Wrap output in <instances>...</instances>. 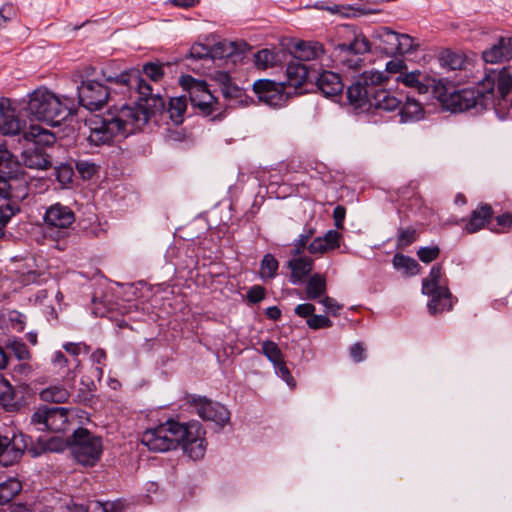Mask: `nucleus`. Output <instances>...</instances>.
<instances>
[{"label": "nucleus", "instance_id": "f257e3e1", "mask_svg": "<svg viewBox=\"0 0 512 512\" xmlns=\"http://www.w3.org/2000/svg\"><path fill=\"white\" fill-rule=\"evenodd\" d=\"M114 83L119 92L130 98L138 95L134 105L114 107L110 118L94 117L89 120L88 141L95 145L110 144L117 136L127 137L146 125L152 116L165 110V101L136 70L124 71L118 76L107 78Z\"/></svg>", "mask_w": 512, "mask_h": 512}, {"label": "nucleus", "instance_id": "f03ea898", "mask_svg": "<svg viewBox=\"0 0 512 512\" xmlns=\"http://www.w3.org/2000/svg\"><path fill=\"white\" fill-rule=\"evenodd\" d=\"M388 77L380 71H364L348 88L347 99L356 109L362 111L380 110L392 112L397 110L402 99L394 92L384 89L382 85Z\"/></svg>", "mask_w": 512, "mask_h": 512}, {"label": "nucleus", "instance_id": "7ed1b4c3", "mask_svg": "<svg viewBox=\"0 0 512 512\" xmlns=\"http://www.w3.org/2000/svg\"><path fill=\"white\" fill-rule=\"evenodd\" d=\"M27 111L39 121L59 126L73 114L74 101L69 97L60 98L47 88L40 87L29 94Z\"/></svg>", "mask_w": 512, "mask_h": 512}, {"label": "nucleus", "instance_id": "20e7f679", "mask_svg": "<svg viewBox=\"0 0 512 512\" xmlns=\"http://www.w3.org/2000/svg\"><path fill=\"white\" fill-rule=\"evenodd\" d=\"M437 98L444 108L451 112H463L474 109L480 112L492 106L491 94H486L479 85L474 88H463L448 92V89L441 85L436 86Z\"/></svg>", "mask_w": 512, "mask_h": 512}, {"label": "nucleus", "instance_id": "39448f33", "mask_svg": "<svg viewBox=\"0 0 512 512\" xmlns=\"http://www.w3.org/2000/svg\"><path fill=\"white\" fill-rule=\"evenodd\" d=\"M179 83L183 90L188 93L190 102L197 113L203 116L221 114L222 106L205 81L196 79L191 75H183L180 77Z\"/></svg>", "mask_w": 512, "mask_h": 512}, {"label": "nucleus", "instance_id": "423d86ee", "mask_svg": "<svg viewBox=\"0 0 512 512\" xmlns=\"http://www.w3.org/2000/svg\"><path fill=\"white\" fill-rule=\"evenodd\" d=\"M94 73V67L85 66L77 74L80 81L77 88L79 103L90 111L99 110L105 106L111 93L106 85L92 78Z\"/></svg>", "mask_w": 512, "mask_h": 512}, {"label": "nucleus", "instance_id": "0eeeda50", "mask_svg": "<svg viewBox=\"0 0 512 512\" xmlns=\"http://www.w3.org/2000/svg\"><path fill=\"white\" fill-rule=\"evenodd\" d=\"M183 432V423L169 419L155 428L147 429L142 434L141 442L151 451L166 452L179 446Z\"/></svg>", "mask_w": 512, "mask_h": 512}, {"label": "nucleus", "instance_id": "6e6552de", "mask_svg": "<svg viewBox=\"0 0 512 512\" xmlns=\"http://www.w3.org/2000/svg\"><path fill=\"white\" fill-rule=\"evenodd\" d=\"M71 453L84 466H94L102 454V439L86 428H78L71 435Z\"/></svg>", "mask_w": 512, "mask_h": 512}, {"label": "nucleus", "instance_id": "1a4fd4ad", "mask_svg": "<svg viewBox=\"0 0 512 512\" xmlns=\"http://www.w3.org/2000/svg\"><path fill=\"white\" fill-rule=\"evenodd\" d=\"M30 438L13 429L0 430V464L12 466L23 456Z\"/></svg>", "mask_w": 512, "mask_h": 512}, {"label": "nucleus", "instance_id": "9d476101", "mask_svg": "<svg viewBox=\"0 0 512 512\" xmlns=\"http://www.w3.org/2000/svg\"><path fill=\"white\" fill-rule=\"evenodd\" d=\"M68 414L69 409L67 408L43 405L32 414L31 424L40 431L64 432L69 426Z\"/></svg>", "mask_w": 512, "mask_h": 512}, {"label": "nucleus", "instance_id": "9b49d317", "mask_svg": "<svg viewBox=\"0 0 512 512\" xmlns=\"http://www.w3.org/2000/svg\"><path fill=\"white\" fill-rule=\"evenodd\" d=\"M185 402L190 407H193L203 420L213 421L221 427L230 419V412L224 405L214 402L205 396L188 394L185 396Z\"/></svg>", "mask_w": 512, "mask_h": 512}, {"label": "nucleus", "instance_id": "f8f14e48", "mask_svg": "<svg viewBox=\"0 0 512 512\" xmlns=\"http://www.w3.org/2000/svg\"><path fill=\"white\" fill-rule=\"evenodd\" d=\"M183 435L179 439V445L192 460H200L206 452L205 431L199 422L183 423Z\"/></svg>", "mask_w": 512, "mask_h": 512}, {"label": "nucleus", "instance_id": "ddd939ff", "mask_svg": "<svg viewBox=\"0 0 512 512\" xmlns=\"http://www.w3.org/2000/svg\"><path fill=\"white\" fill-rule=\"evenodd\" d=\"M480 86L486 94H491L492 105L494 104L495 88L499 98L504 99L512 89V69L503 67L501 70H489L480 82Z\"/></svg>", "mask_w": 512, "mask_h": 512}, {"label": "nucleus", "instance_id": "4468645a", "mask_svg": "<svg viewBox=\"0 0 512 512\" xmlns=\"http://www.w3.org/2000/svg\"><path fill=\"white\" fill-rule=\"evenodd\" d=\"M337 34L341 39H344L343 42L337 44V48L340 51L355 56L363 55L370 51L369 40L354 26H341L337 29Z\"/></svg>", "mask_w": 512, "mask_h": 512}, {"label": "nucleus", "instance_id": "2eb2a0df", "mask_svg": "<svg viewBox=\"0 0 512 512\" xmlns=\"http://www.w3.org/2000/svg\"><path fill=\"white\" fill-rule=\"evenodd\" d=\"M284 89L285 83L269 79H260L253 84V91L259 101L271 107H280L285 104L288 96Z\"/></svg>", "mask_w": 512, "mask_h": 512}, {"label": "nucleus", "instance_id": "dca6fc26", "mask_svg": "<svg viewBox=\"0 0 512 512\" xmlns=\"http://www.w3.org/2000/svg\"><path fill=\"white\" fill-rule=\"evenodd\" d=\"M28 196V181L24 171L0 173V198L22 201Z\"/></svg>", "mask_w": 512, "mask_h": 512}, {"label": "nucleus", "instance_id": "f3484780", "mask_svg": "<svg viewBox=\"0 0 512 512\" xmlns=\"http://www.w3.org/2000/svg\"><path fill=\"white\" fill-rule=\"evenodd\" d=\"M50 364L52 372L61 379L62 383L69 387L74 386L81 366L79 359L69 360L62 351L58 350L52 354Z\"/></svg>", "mask_w": 512, "mask_h": 512}, {"label": "nucleus", "instance_id": "a211bd4d", "mask_svg": "<svg viewBox=\"0 0 512 512\" xmlns=\"http://www.w3.org/2000/svg\"><path fill=\"white\" fill-rule=\"evenodd\" d=\"M493 208L488 203L479 204L470 214L468 218L461 219L465 223L463 230L468 234L476 233L484 228L492 225Z\"/></svg>", "mask_w": 512, "mask_h": 512}, {"label": "nucleus", "instance_id": "6ab92c4d", "mask_svg": "<svg viewBox=\"0 0 512 512\" xmlns=\"http://www.w3.org/2000/svg\"><path fill=\"white\" fill-rule=\"evenodd\" d=\"M44 221L50 228L67 229L74 223L75 215L69 207L56 203L46 210Z\"/></svg>", "mask_w": 512, "mask_h": 512}, {"label": "nucleus", "instance_id": "aec40b11", "mask_svg": "<svg viewBox=\"0 0 512 512\" xmlns=\"http://www.w3.org/2000/svg\"><path fill=\"white\" fill-rule=\"evenodd\" d=\"M430 300L427 304L428 311L431 315L450 311L453 307V296L448 286L443 288L432 289V293H423Z\"/></svg>", "mask_w": 512, "mask_h": 512}, {"label": "nucleus", "instance_id": "412c9836", "mask_svg": "<svg viewBox=\"0 0 512 512\" xmlns=\"http://www.w3.org/2000/svg\"><path fill=\"white\" fill-rule=\"evenodd\" d=\"M232 52L231 44L218 42L212 48L201 43H195L189 50V57L195 60L206 58H223Z\"/></svg>", "mask_w": 512, "mask_h": 512}, {"label": "nucleus", "instance_id": "4be33fe9", "mask_svg": "<svg viewBox=\"0 0 512 512\" xmlns=\"http://www.w3.org/2000/svg\"><path fill=\"white\" fill-rule=\"evenodd\" d=\"M397 82L403 83L405 86L409 88H413L417 90L420 94H425L428 92L429 88L434 86L436 88V85H434L435 80L430 79L426 74L422 73L419 70L415 71H406L404 73H401V75H398L396 77ZM440 85V82L437 84V86Z\"/></svg>", "mask_w": 512, "mask_h": 512}, {"label": "nucleus", "instance_id": "5701e85b", "mask_svg": "<svg viewBox=\"0 0 512 512\" xmlns=\"http://www.w3.org/2000/svg\"><path fill=\"white\" fill-rule=\"evenodd\" d=\"M317 88L326 97L339 96L343 89L344 84L339 74L332 71H323L317 78Z\"/></svg>", "mask_w": 512, "mask_h": 512}, {"label": "nucleus", "instance_id": "b1692460", "mask_svg": "<svg viewBox=\"0 0 512 512\" xmlns=\"http://www.w3.org/2000/svg\"><path fill=\"white\" fill-rule=\"evenodd\" d=\"M342 234L336 230H329L323 237H316L308 246L311 254L322 255L340 247Z\"/></svg>", "mask_w": 512, "mask_h": 512}, {"label": "nucleus", "instance_id": "393cba45", "mask_svg": "<svg viewBox=\"0 0 512 512\" xmlns=\"http://www.w3.org/2000/svg\"><path fill=\"white\" fill-rule=\"evenodd\" d=\"M290 269L289 280L292 284H299L306 279L313 270L314 261L307 256L293 258L287 263Z\"/></svg>", "mask_w": 512, "mask_h": 512}, {"label": "nucleus", "instance_id": "a878e982", "mask_svg": "<svg viewBox=\"0 0 512 512\" xmlns=\"http://www.w3.org/2000/svg\"><path fill=\"white\" fill-rule=\"evenodd\" d=\"M324 54V46L318 41H301L293 51L295 59L299 61L321 60Z\"/></svg>", "mask_w": 512, "mask_h": 512}, {"label": "nucleus", "instance_id": "bb28decb", "mask_svg": "<svg viewBox=\"0 0 512 512\" xmlns=\"http://www.w3.org/2000/svg\"><path fill=\"white\" fill-rule=\"evenodd\" d=\"M24 138L31 142L33 147H39L43 150L56 142L54 133L39 125H31L28 130L24 131Z\"/></svg>", "mask_w": 512, "mask_h": 512}, {"label": "nucleus", "instance_id": "cd10ccee", "mask_svg": "<svg viewBox=\"0 0 512 512\" xmlns=\"http://www.w3.org/2000/svg\"><path fill=\"white\" fill-rule=\"evenodd\" d=\"M512 56V38L501 37L498 43L483 52V59L487 63H498Z\"/></svg>", "mask_w": 512, "mask_h": 512}, {"label": "nucleus", "instance_id": "c85d7f7f", "mask_svg": "<svg viewBox=\"0 0 512 512\" xmlns=\"http://www.w3.org/2000/svg\"><path fill=\"white\" fill-rule=\"evenodd\" d=\"M22 160L26 167L45 170L51 167V161L45 150L39 147H30L22 152Z\"/></svg>", "mask_w": 512, "mask_h": 512}, {"label": "nucleus", "instance_id": "c756f323", "mask_svg": "<svg viewBox=\"0 0 512 512\" xmlns=\"http://www.w3.org/2000/svg\"><path fill=\"white\" fill-rule=\"evenodd\" d=\"M22 129V122L17 117L15 109L12 107L10 99H8L5 110L0 115V132L3 135H16Z\"/></svg>", "mask_w": 512, "mask_h": 512}, {"label": "nucleus", "instance_id": "7c9ffc66", "mask_svg": "<svg viewBox=\"0 0 512 512\" xmlns=\"http://www.w3.org/2000/svg\"><path fill=\"white\" fill-rule=\"evenodd\" d=\"M397 110L401 123L416 122L424 118V108L422 104L408 96L405 101L402 100Z\"/></svg>", "mask_w": 512, "mask_h": 512}, {"label": "nucleus", "instance_id": "2f4dec72", "mask_svg": "<svg viewBox=\"0 0 512 512\" xmlns=\"http://www.w3.org/2000/svg\"><path fill=\"white\" fill-rule=\"evenodd\" d=\"M327 282L326 277L322 274L315 273L310 276L305 285V296L308 300L321 299L326 295Z\"/></svg>", "mask_w": 512, "mask_h": 512}, {"label": "nucleus", "instance_id": "473e14b6", "mask_svg": "<svg viewBox=\"0 0 512 512\" xmlns=\"http://www.w3.org/2000/svg\"><path fill=\"white\" fill-rule=\"evenodd\" d=\"M439 61L442 67L452 71H466L470 65L468 58L464 54L451 50L443 51L439 57Z\"/></svg>", "mask_w": 512, "mask_h": 512}, {"label": "nucleus", "instance_id": "72a5a7b5", "mask_svg": "<svg viewBox=\"0 0 512 512\" xmlns=\"http://www.w3.org/2000/svg\"><path fill=\"white\" fill-rule=\"evenodd\" d=\"M14 280L23 286L39 284L45 281L44 273L32 269V265L24 263L14 271Z\"/></svg>", "mask_w": 512, "mask_h": 512}, {"label": "nucleus", "instance_id": "f704fd0d", "mask_svg": "<svg viewBox=\"0 0 512 512\" xmlns=\"http://www.w3.org/2000/svg\"><path fill=\"white\" fill-rule=\"evenodd\" d=\"M287 84L291 87H301L308 79V68L298 62H291L286 67Z\"/></svg>", "mask_w": 512, "mask_h": 512}, {"label": "nucleus", "instance_id": "c9c22d12", "mask_svg": "<svg viewBox=\"0 0 512 512\" xmlns=\"http://www.w3.org/2000/svg\"><path fill=\"white\" fill-rule=\"evenodd\" d=\"M72 388L64 383L62 385H51L41 390L40 398L45 402L64 403L69 399L71 395L70 389Z\"/></svg>", "mask_w": 512, "mask_h": 512}, {"label": "nucleus", "instance_id": "e433bc0d", "mask_svg": "<svg viewBox=\"0 0 512 512\" xmlns=\"http://www.w3.org/2000/svg\"><path fill=\"white\" fill-rule=\"evenodd\" d=\"M393 266L397 270H402L407 276H414L420 272V265L418 262L409 256L401 253H396L392 260Z\"/></svg>", "mask_w": 512, "mask_h": 512}, {"label": "nucleus", "instance_id": "4c0bfd02", "mask_svg": "<svg viewBox=\"0 0 512 512\" xmlns=\"http://www.w3.org/2000/svg\"><path fill=\"white\" fill-rule=\"evenodd\" d=\"M379 40H380V48L383 52L388 55H396L397 54V44L399 33L391 30L388 27H384L379 32Z\"/></svg>", "mask_w": 512, "mask_h": 512}, {"label": "nucleus", "instance_id": "58836bf2", "mask_svg": "<svg viewBox=\"0 0 512 512\" xmlns=\"http://www.w3.org/2000/svg\"><path fill=\"white\" fill-rule=\"evenodd\" d=\"M442 277V265H433L430 269L429 275L422 280V293H432V289L443 288V286H447L446 284H441Z\"/></svg>", "mask_w": 512, "mask_h": 512}, {"label": "nucleus", "instance_id": "ea45409f", "mask_svg": "<svg viewBox=\"0 0 512 512\" xmlns=\"http://www.w3.org/2000/svg\"><path fill=\"white\" fill-rule=\"evenodd\" d=\"M21 490L22 484L16 478H9L0 483V505L9 503Z\"/></svg>", "mask_w": 512, "mask_h": 512}, {"label": "nucleus", "instance_id": "a19ab883", "mask_svg": "<svg viewBox=\"0 0 512 512\" xmlns=\"http://www.w3.org/2000/svg\"><path fill=\"white\" fill-rule=\"evenodd\" d=\"M186 109V96L173 97L168 103L167 113L175 124H181L183 122V116Z\"/></svg>", "mask_w": 512, "mask_h": 512}, {"label": "nucleus", "instance_id": "79ce46f5", "mask_svg": "<svg viewBox=\"0 0 512 512\" xmlns=\"http://www.w3.org/2000/svg\"><path fill=\"white\" fill-rule=\"evenodd\" d=\"M24 171L20 163L15 160L11 152L0 147V173L11 174Z\"/></svg>", "mask_w": 512, "mask_h": 512}, {"label": "nucleus", "instance_id": "37998d69", "mask_svg": "<svg viewBox=\"0 0 512 512\" xmlns=\"http://www.w3.org/2000/svg\"><path fill=\"white\" fill-rule=\"evenodd\" d=\"M278 268V260L271 253H267L263 256L261 260L259 276L263 280L273 279L277 275Z\"/></svg>", "mask_w": 512, "mask_h": 512}, {"label": "nucleus", "instance_id": "c03bdc74", "mask_svg": "<svg viewBox=\"0 0 512 512\" xmlns=\"http://www.w3.org/2000/svg\"><path fill=\"white\" fill-rule=\"evenodd\" d=\"M261 351L263 355L273 364V366H279L285 361L284 354L279 348L278 344L271 340H266L262 343Z\"/></svg>", "mask_w": 512, "mask_h": 512}, {"label": "nucleus", "instance_id": "a18cd8bd", "mask_svg": "<svg viewBox=\"0 0 512 512\" xmlns=\"http://www.w3.org/2000/svg\"><path fill=\"white\" fill-rule=\"evenodd\" d=\"M17 200H10L9 203L0 206V237L4 235V228L11 218L20 212Z\"/></svg>", "mask_w": 512, "mask_h": 512}, {"label": "nucleus", "instance_id": "49530a36", "mask_svg": "<svg viewBox=\"0 0 512 512\" xmlns=\"http://www.w3.org/2000/svg\"><path fill=\"white\" fill-rule=\"evenodd\" d=\"M15 391L11 383L0 373V402L8 407L14 404Z\"/></svg>", "mask_w": 512, "mask_h": 512}, {"label": "nucleus", "instance_id": "de8ad7c7", "mask_svg": "<svg viewBox=\"0 0 512 512\" xmlns=\"http://www.w3.org/2000/svg\"><path fill=\"white\" fill-rule=\"evenodd\" d=\"M495 223L489 226V230L495 233H506L512 228V214L505 212L495 217Z\"/></svg>", "mask_w": 512, "mask_h": 512}, {"label": "nucleus", "instance_id": "09e8293b", "mask_svg": "<svg viewBox=\"0 0 512 512\" xmlns=\"http://www.w3.org/2000/svg\"><path fill=\"white\" fill-rule=\"evenodd\" d=\"M440 253L441 249L438 245L420 247L416 252L418 259L425 264H429L437 260Z\"/></svg>", "mask_w": 512, "mask_h": 512}, {"label": "nucleus", "instance_id": "8fccbe9b", "mask_svg": "<svg viewBox=\"0 0 512 512\" xmlns=\"http://www.w3.org/2000/svg\"><path fill=\"white\" fill-rule=\"evenodd\" d=\"M397 46V54L403 55L416 51L419 47V43L410 35L399 33Z\"/></svg>", "mask_w": 512, "mask_h": 512}, {"label": "nucleus", "instance_id": "3c124183", "mask_svg": "<svg viewBox=\"0 0 512 512\" xmlns=\"http://www.w3.org/2000/svg\"><path fill=\"white\" fill-rule=\"evenodd\" d=\"M143 73L151 81L157 83L161 81L165 75L164 66L160 63L149 62L143 65Z\"/></svg>", "mask_w": 512, "mask_h": 512}, {"label": "nucleus", "instance_id": "603ef678", "mask_svg": "<svg viewBox=\"0 0 512 512\" xmlns=\"http://www.w3.org/2000/svg\"><path fill=\"white\" fill-rule=\"evenodd\" d=\"M276 54L269 49H262L255 54V65L259 69H267L273 66Z\"/></svg>", "mask_w": 512, "mask_h": 512}, {"label": "nucleus", "instance_id": "864d4df0", "mask_svg": "<svg viewBox=\"0 0 512 512\" xmlns=\"http://www.w3.org/2000/svg\"><path fill=\"white\" fill-rule=\"evenodd\" d=\"M6 347L13 352L14 356L18 360H29L31 357V353L27 345L21 340L10 341L7 343Z\"/></svg>", "mask_w": 512, "mask_h": 512}, {"label": "nucleus", "instance_id": "5fc2aeb1", "mask_svg": "<svg viewBox=\"0 0 512 512\" xmlns=\"http://www.w3.org/2000/svg\"><path fill=\"white\" fill-rule=\"evenodd\" d=\"M66 448L71 449V437L63 439L60 436H55L47 440L44 450L50 452H61Z\"/></svg>", "mask_w": 512, "mask_h": 512}, {"label": "nucleus", "instance_id": "6e6d98bb", "mask_svg": "<svg viewBox=\"0 0 512 512\" xmlns=\"http://www.w3.org/2000/svg\"><path fill=\"white\" fill-rule=\"evenodd\" d=\"M62 348L72 356V359H79L78 356L81 353L88 354L91 350V347L85 342H66L63 344Z\"/></svg>", "mask_w": 512, "mask_h": 512}, {"label": "nucleus", "instance_id": "4d7b16f0", "mask_svg": "<svg viewBox=\"0 0 512 512\" xmlns=\"http://www.w3.org/2000/svg\"><path fill=\"white\" fill-rule=\"evenodd\" d=\"M417 234L414 228H400L397 236V247H407L416 241Z\"/></svg>", "mask_w": 512, "mask_h": 512}, {"label": "nucleus", "instance_id": "13d9d810", "mask_svg": "<svg viewBox=\"0 0 512 512\" xmlns=\"http://www.w3.org/2000/svg\"><path fill=\"white\" fill-rule=\"evenodd\" d=\"M75 168L83 179H90L97 171L95 163L88 160H77Z\"/></svg>", "mask_w": 512, "mask_h": 512}, {"label": "nucleus", "instance_id": "bf43d9fd", "mask_svg": "<svg viewBox=\"0 0 512 512\" xmlns=\"http://www.w3.org/2000/svg\"><path fill=\"white\" fill-rule=\"evenodd\" d=\"M106 352L105 350L101 349V348H98L96 349L95 351H93L91 353V361L96 364L97 366L95 367V372H94V375L95 377H97L98 379H101L102 376H103V369H102V366L105 365V360H106Z\"/></svg>", "mask_w": 512, "mask_h": 512}, {"label": "nucleus", "instance_id": "052dcab7", "mask_svg": "<svg viewBox=\"0 0 512 512\" xmlns=\"http://www.w3.org/2000/svg\"><path fill=\"white\" fill-rule=\"evenodd\" d=\"M306 323L308 327L313 330L330 328L333 325L332 321L328 317L315 314H313L312 317H309Z\"/></svg>", "mask_w": 512, "mask_h": 512}, {"label": "nucleus", "instance_id": "680f3d73", "mask_svg": "<svg viewBox=\"0 0 512 512\" xmlns=\"http://www.w3.org/2000/svg\"><path fill=\"white\" fill-rule=\"evenodd\" d=\"M94 510L98 512H124V505L120 501L102 503L94 501Z\"/></svg>", "mask_w": 512, "mask_h": 512}, {"label": "nucleus", "instance_id": "e2e57ef3", "mask_svg": "<svg viewBox=\"0 0 512 512\" xmlns=\"http://www.w3.org/2000/svg\"><path fill=\"white\" fill-rule=\"evenodd\" d=\"M315 230L311 227L305 228L304 232L299 235L298 239L295 241V249L294 254L299 255L303 252L305 249L308 241L312 238L314 235Z\"/></svg>", "mask_w": 512, "mask_h": 512}, {"label": "nucleus", "instance_id": "0e129e2a", "mask_svg": "<svg viewBox=\"0 0 512 512\" xmlns=\"http://www.w3.org/2000/svg\"><path fill=\"white\" fill-rule=\"evenodd\" d=\"M276 374L286 382V384L291 388H296V381L292 376L289 368L286 365V362H282L279 366H274Z\"/></svg>", "mask_w": 512, "mask_h": 512}, {"label": "nucleus", "instance_id": "69168bd1", "mask_svg": "<svg viewBox=\"0 0 512 512\" xmlns=\"http://www.w3.org/2000/svg\"><path fill=\"white\" fill-rule=\"evenodd\" d=\"M265 295L266 290L263 286L254 285L248 290L246 297L249 303L257 304L265 298Z\"/></svg>", "mask_w": 512, "mask_h": 512}, {"label": "nucleus", "instance_id": "338daca9", "mask_svg": "<svg viewBox=\"0 0 512 512\" xmlns=\"http://www.w3.org/2000/svg\"><path fill=\"white\" fill-rule=\"evenodd\" d=\"M9 322L11 328L17 332H22L25 328V316L17 311L9 313Z\"/></svg>", "mask_w": 512, "mask_h": 512}, {"label": "nucleus", "instance_id": "774afa93", "mask_svg": "<svg viewBox=\"0 0 512 512\" xmlns=\"http://www.w3.org/2000/svg\"><path fill=\"white\" fill-rule=\"evenodd\" d=\"M94 501L89 502V504L76 503L74 499H70L65 503L64 508L67 512H89L90 509L94 510V505H92Z\"/></svg>", "mask_w": 512, "mask_h": 512}]
</instances>
